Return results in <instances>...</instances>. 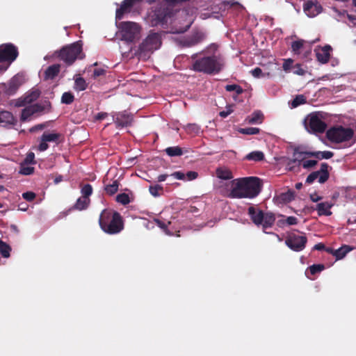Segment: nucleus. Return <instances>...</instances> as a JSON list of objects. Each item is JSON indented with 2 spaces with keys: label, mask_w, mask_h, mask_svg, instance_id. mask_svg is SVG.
<instances>
[{
  "label": "nucleus",
  "mask_w": 356,
  "mask_h": 356,
  "mask_svg": "<svg viewBox=\"0 0 356 356\" xmlns=\"http://www.w3.org/2000/svg\"><path fill=\"white\" fill-rule=\"evenodd\" d=\"M43 128H44V125H42V124H38V125H37V126H35V127H32V128L30 129V131H31V132H33V131H35L39 130V129H42Z\"/></svg>",
  "instance_id": "nucleus-63"
},
{
  "label": "nucleus",
  "mask_w": 356,
  "mask_h": 356,
  "mask_svg": "<svg viewBox=\"0 0 356 356\" xmlns=\"http://www.w3.org/2000/svg\"><path fill=\"white\" fill-rule=\"evenodd\" d=\"M311 154H312V156H313V157H315L316 159H329L332 158L334 155L333 152H332L330 151L312 152Z\"/></svg>",
  "instance_id": "nucleus-30"
},
{
  "label": "nucleus",
  "mask_w": 356,
  "mask_h": 356,
  "mask_svg": "<svg viewBox=\"0 0 356 356\" xmlns=\"http://www.w3.org/2000/svg\"><path fill=\"white\" fill-rule=\"evenodd\" d=\"M74 100V95L70 92H65L61 97V102L65 104H70Z\"/></svg>",
  "instance_id": "nucleus-38"
},
{
  "label": "nucleus",
  "mask_w": 356,
  "mask_h": 356,
  "mask_svg": "<svg viewBox=\"0 0 356 356\" xmlns=\"http://www.w3.org/2000/svg\"><path fill=\"white\" fill-rule=\"evenodd\" d=\"M192 69L198 72L207 74H216L221 72L225 65V61L220 55L213 54L208 55L204 51L192 55Z\"/></svg>",
  "instance_id": "nucleus-3"
},
{
  "label": "nucleus",
  "mask_w": 356,
  "mask_h": 356,
  "mask_svg": "<svg viewBox=\"0 0 356 356\" xmlns=\"http://www.w3.org/2000/svg\"><path fill=\"white\" fill-rule=\"evenodd\" d=\"M354 131L349 127L341 125H335L327 129V138L333 143H341L350 141L353 139Z\"/></svg>",
  "instance_id": "nucleus-7"
},
{
  "label": "nucleus",
  "mask_w": 356,
  "mask_h": 356,
  "mask_svg": "<svg viewBox=\"0 0 356 356\" xmlns=\"http://www.w3.org/2000/svg\"><path fill=\"white\" fill-rule=\"evenodd\" d=\"M303 47V40H296L292 42L291 48L296 54L300 53V49Z\"/></svg>",
  "instance_id": "nucleus-46"
},
{
  "label": "nucleus",
  "mask_w": 356,
  "mask_h": 356,
  "mask_svg": "<svg viewBox=\"0 0 356 356\" xmlns=\"http://www.w3.org/2000/svg\"><path fill=\"white\" fill-rule=\"evenodd\" d=\"M10 246L7 243L0 240V253L3 257L8 258L10 257Z\"/></svg>",
  "instance_id": "nucleus-37"
},
{
  "label": "nucleus",
  "mask_w": 356,
  "mask_h": 356,
  "mask_svg": "<svg viewBox=\"0 0 356 356\" xmlns=\"http://www.w3.org/2000/svg\"><path fill=\"white\" fill-rule=\"evenodd\" d=\"M197 173L195 171H189L186 174V180L191 181L197 177Z\"/></svg>",
  "instance_id": "nucleus-58"
},
{
  "label": "nucleus",
  "mask_w": 356,
  "mask_h": 356,
  "mask_svg": "<svg viewBox=\"0 0 356 356\" xmlns=\"http://www.w3.org/2000/svg\"><path fill=\"white\" fill-rule=\"evenodd\" d=\"M305 70L302 68L301 65L297 64L293 67V73L298 75H303Z\"/></svg>",
  "instance_id": "nucleus-55"
},
{
  "label": "nucleus",
  "mask_w": 356,
  "mask_h": 356,
  "mask_svg": "<svg viewBox=\"0 0 356 356\" xmlns=\"http://www.w3.org/2000/svg\"><path fill=\"white\" fill-rule=\"evenodd\" d=\"M161 44V35L158 33H150L140 44L136 54L145 57L159 49Z\"/></svg>",
  "instance_id": "nucleus-8"
},
{
  "label": "nucleus",
  "mask_w": 356,
  "mask_h": 356,
  "mask_svg": "<svg viewBox=\"0 0 356 356\" xmlns=\"http://www.w3.org/2000/svg\"><path fill=\"white\" fill-rule=\"evenodd\" d=\"M106 70L103 68H94L92 70V76L95 79L104 75Z\"/></svg>",
  "instance_id": "nucleus-51"
},
{
  "label": "nucleus",
  "mask_w": 356,
  "mask_h": 356,
  "mask_svg": "<svg viewBox=\"0 0 356 356\" xmlns=\"http://www.w3.org/2000/svg\"><path fill=\"white\" fill-rule=\"evenodd\" d=\"M328 165L327 163H322L321 165V169L318 170V175L317 180L320 184H323L325 182L328 177H329V173L327 171Z\"/></svg>",
  "instance_id": "nucleus-26"
},
{
  "label": "nucleus",
  "mask_w": 356,
  "mask_h": 356,
  "mask_svg": "<svg viewBox=\"0 0 356 356\" xmlns=\"http://www.w3.org/2000/svg\"><path fill=\"white\" fill-rule=\"evenodd\" d=\"M191 36L195 40L197 44L200 43L205 38V35L202 32H196L194 34H193Z\"/></svg>",
  "instance_id": "nucleus-49"
},
{
  "label": "nucleus",
  "mask_w": 356,
  "mask_h": 356,
  "mask_svg": "<svg viewBox=\"0 0 356 356\" xmlns=\"http://www.w3.org/2000/svg\"><path fill=\"white\" fill-rule=\"evenodd\" d=\"M49 145L47 142L44 141V139L41 137V141L38 147V149L40 152H44L47 149Z\"/></svg>",
  "instance_id": "nucleus-57"
},
{
  "label": "nucleus",
  "mask_w": 356,
  "mask_h": 356,
  "mask_svg": "<svg viewBox=\"0 0 356 356\" xmlns=\"http://www.w3.org/2000/svg\"><path fill=\"white\" fill-rule=\"evenodd\" d=\"M22 197L27 201H32L35 197V194L33 192H26L22 194Z\"/></svg>",
  "instance_id": "nucleus-56"
},
{
  "label": "nucleus",
  "mask_w": 356,
  "mask_h": 356,
  "mask_svg": "<svg viewBox=\"0 0 356 356\" xmlns=\"http://www.w3.org/2000/svg\"><path fill=\"white\" fill-rule=\"evenodd\" d=\"M92 193V188L90 184H86L81 188V194L82 197H86L88 198V197Z\"/></svg>",
  "instance_id": "nucleus-45"
},
{
  "label": "nucleus",
  "mask_w": 356,
  "mask_h": 356,
  "mask_svg": "<svg viewBox=\"0 0 356 356\" xmlns=\"http://www.w3.org/2000/svg\"><path fill=\"white\" fill-rule=\"evenodd\" d=\"M312 152H296L294 153V161L297 165L302 166L305 169H310L314 167L317 161L309 159L312 157Z\"/></svg>",
  "instance_id": "nucleus-14"
},
{
  "label": "nucleus",
  "mask_w": 356,
  "mask_h": 356,
  "mask_svg": "<svg viewBox=\"0 0 356 356\" xmlns=\"http://www.w3.org/2000/svg\"><path fill=\"white\" fill-rule=\"evenodd\" d=\"M183 44L185 47H191L197 45V43L195 42V40L191 36L190 38L185 39L183 41Z\"/></svg>",
  "instance_id": "nucleus-53"
},
{
  "label": "nucleus",
  "mask_w": 356,
  "mask_h": 356,
  "mask_svg": "<svg viewBox=\"0 0 356 356\" xmlns=\"http://www.w3.org/2000/svg\"><path fill=\"white\" fill-rule=\"evenodd\" d=\"M293 199V193L288 191L276 195L274 198L277 204H286Z\"/></svg>",
  "instance_id": "nucleus-24"
},
{
  "label": "nucleus",
  "mask_w": 356,
  "mask_h": 356,
  "mask_svg": "<svg viewBox=\"0 0 356 356\" xmlns=\"http://www.w3.org/2000/svg\"><path fill=\"white\" fill-rule=\"evenodd\" d=\"M318 170L317 171H315V172H312L311 174H309L308 175V177H307V179H306V182L307 184H312L315 180L317 179L318 178Z\"/></svg>",
  "instance_id": "nucleus-52"
},
{
  "label": "nucleus",
  "mask_w": 356,
  "mask_h": 356,
  "mask_svg": "<svg viewBox=\"0 0 356 356\" xmlns=\"http://www.w3.org/2000/svg\"><path fill=\"white\" fill-rule=\"evenodd\" d=\"M39 95V90L28 92L22 97L11 100L9 104L14 107H24L22 111L21 120L26 121L34 114L50 109L51 104L48 101H45L42 104H31L33 101L38 98Z\"/></svg>",
  "instance_id": "nucleus-2"
},
{
  "label": "nucleus",
  "mask_w": 356,
  "mask_h": 356,
  "mask_svg": "<svg viewBox=\"0 0 356 356\" xmlns=\"http://www.w3.org/2000/svg\"><path fill=\"white\" fill-rule=\"evenodd\" d=\"M220 185L221 193L232 198H254L261 191L259 179L254 177L229 181L226 188Z\"/></svg>",
  "instance_id": "nucleus-1"
},
{
  "label": "nucleus",
  "mask_w": 356,
  "mask_h": 356,
  "mask_svg": "<svg viewBox=\"0 0 356 356\" xmlns=\"http://www.w3.org/2000/svg\"><path fill=\"white\" fill-rule=\"evenodd\" d=\"M34 159H35V154H34V153L29 152L26 155L25 159L24 160V161L22 163H26V164H33V163H35Z\"/></svg>",
  "instance_id": "nucleus-54"
},
{
  "label": "nucleus",
  "mask_w": 356,
  "mask_h": 356,
  "mask_svg": "<svg viewBox=\"0 0 356 356\" xmlns=\"http://www.w3.org/2000/svg\"><path fill=\"white\" fill-rule=\"evenodd\" d=\"M118 189V183L117 181H114L111 184H108L105 186V191L109 195H113L117 192Z\"/></svg>",
  "instance_id": "nucleus-42"
},
{
  "label": "nucleus",
  "mask_w": 356,
  "mask_h": 356,
  "mask_svg": "<svg viewBox=\"0 0 356 356\" xmlns=\"http://www.w3.org/2000/svg\"><path fill=\"white\" fill-rule=\"evenodd\" d=\"M165 152L170 156H181L183 154L182 149L178 146L168 147Z\"/></svg>",
  "instance_id": "nucleus-34"
},
{
  "label": "nucleus",
  "mask_w": 356,
  "mask_h": 356,
  "mask_svg": "<svg viewBox=\"0 0 356 356\" xmlns=\"http://www.w3.org/2000/svg\"><path fill=\"white\" fill-rule=\"evenodd\" d=\"M90 204V199L86 197H81L77 200L74 205V208L79 211L86 209Z\"/></svg>",
  "instance_id": "nucleus-29"
},
{
  "label": "nucleus",
  "mask_w": 356,
  "mask_h": 356,
  "mask_svg": "<svg viewBox=\"0 0 356 356\" xmlns=\"http://www.w3.org/2000/svg\"><path fill=\"white\" fill-rule=\"evenodd\" d=\"M232 111H233V110L231 108L230 106H229V107H227V109L225 111H222L220 112L219 115L222 118H226L229 114H231L232 113Z\"/></svg>",
  "instance_id": "nucleus-60"
},
{
  "label": "nucleus",
  "mask_w": 356,
  "mask_h": 356,
  "mask_svg": "<svg viewBox=\"0 0 356 356\" xmlns=\"http://www.w3.org/2000/svg\"><path fill=\"white\" fill-rule=\"evenodd\" d=\"M264 158V154L261 151H254L250 153H249L246 156L245 159L250 161H261Z\"/></svg>",
  "instance_id": "nucleus-32"
},
{
  "label": "nucleus",
  "mask_w": 356,
  "mask_h": 356,
  "mask_svg": "<svg viewBox=\"0 0 356 356\" xmlns=\"http://www.w3.org/2000/svg\"><path fill=\"white\" fill-rule=\"evenodd\" d=\"M26 81V79L23 74H17L10 79L8 89H18Z\"/></svg>",
  "instance_id": "nucleus-23"
},
{
  "label": "nucleus",
  "mask_w": 356,
  "mask_h": 356,
  "mask_svg": "<svg viewBox=\"0 0 356 356\" xmlns=\"http://www.w3.org/2000/svg\"><path fill=\"white\" fill-rule=\"evenodd\" d=\"M168 175H160L158 177H157V181L159 182H162V181H164L166 178H167Z\"/></svg>",
  "instance_id": "nucleus-64"
},
{
  "label": "nucleus",
  "mask_w": 356,
  "mask_h": 356,
  "mask_svg": "<svg viewBox=\"0 0 356 356\" xmlns=\"http://www.w3.org/2000/svg\"><path fill=\"white\" fill-rule=\"evenodd\" d=\"M248 214L256 225H261L264 232L268 234V232H266V229L271 227L275 221V216L273 213H264L256 207H250L248 208Z\"/></svg>",
  "instance_id": "nucleus-6"
},
{
  "label": "nucleus",
  "mask_w": 356,
  "mask_h": 356,
  "mask_svg": "<svg viewBox=\"0 0 356 356\" xmlns=\"http://www.w3.org/2000/svg\"><path fill=\"white\" fill-rule=\"evenodd\" d=\"M172 15V10L166 5H159L149 14V20L152 26L164 25Z\"/></svg>",
  "instance_id": "nucleus-9"
},
{
  "label": "nucleus",
  "mask_w": 356,
  "mask_h": 356,
  "mask_svg": "<svg viewBox=\"0 0 356 356\" xmlns=\"http://www.w3.org/2000/svg\"><path fill=\"white\" fill-rule=\"evenodd\" d=\"M172 176L179 180H186V174L181 172H175L172 174Z\"/></svg>",
  "instance_id": "nucleus-59"
},
{
  "label": "nucleus",
  "mask_w": 356,
  "mask_h": 356,
  "mask_svg": "<svg viewBox=\"0 0 356 356\" xmlns=\"http://www.w3.org/2000/svg\"><path fill=\"white\" fill-rule=\"evenodd\" d=\"M305 127L309 133H323L326 129V124L322 120L321 115L311 113L304 120Z\"/></svg>",
  "instance_id": "nucleus-11"
},
{
  "label": "nucleus",
  "mask_w": 356,
  "mask_h": 356,
  "mask_svg": "<svg viewBox=\"0 0 356 356\" xmlns=\"http://www.w3.org/2000/svg\"><path fill=\"white\" fill-rule=\"evenodd\" d=\"M332 48L330 45L326 44L323 47L315 49L316 59L321 63H327L330 58V51Z\"/></svg>",
  "instance_id": "nucleus-19"
},
{
  "label": "nucleus",
  "mask_w": 356,
  "mask_h": 356,
  "mask_svg": "<svg viewBox=\"0 0 356 356\" xmlns=\"http://www.w3.org/2000/svg\"><path fill=\"white\" fill-rule=\"evenodd\" d=\"M216 176L218 179H220L218 184V188L221 193V188H220V185H222L223 188H226L227 184L232 181L231 179L233 178L232 171L225 167H220L216 170Z\"/></svg>",
  "instance_id": "nucleus-16"
},
{
  "label": "nucleus",
  "mask_w": 356,
  "mask_h": 356,
  "mask_svg": "<svg viewBox=\"0 0 356 356\" xmlns=\"http://www.w3.org/2000/svg\"><path fill=\"white\" fill-rule=\"evenodd\" d=\"M352 250L353 248H350V246L343 245L340 248L336 250L334 252V255L336 257L337 259H341L346 255L347 253H348Z\"/></svg>",
  "instance_id": "nucleus-28"
},
{
  "label": "nucleus",
  "mask_w": 356,
  "mask_h": 356,
  "mask_svg": "<svg viewBox=\"0 0 356 356\" xmlns=\"http://www.w3.org/2000/svg\"><path fill=\"white\" fill-rule=\"evenodd\" d=\"M303 10L309 17H314L323 11V7L318 1H308L303 6Z\"/></svg>",
  "instance_id": "nucleus-17"
},
{
  "label": "nucleus",
  "mask_w": 356,
  "mask_h": 356,
  "mask_svg": "<svg viewBox=\"0 0 356 356\" xmlns=\"http://www.w3.org/2000/svg\"><path fill=\"white\" fill-rule=\"evenodd\" d=\"M149 191L152 196L159 197L161 195V193L163 191V187L159 184L150 186L149 188Z\"/></svg>",
  "instance_id": "nucleus-39"
},
{
  "label": "nucleus",
  "mask_w": 356,
  "mask_h": 356,
  "mask_svg": "<svg viewBox=\"0 0 356 356\" xmlns=\"http://www.w3.org/2000/svg\"><path fill=\"white\" fill-rule=\"evenodd\" d=\"M82 41L79 40L63 47L55 52L56 56L67 66L72 65L76 59H82L85 56L83 53Z\"/></svg>",
  "instance_id": "nucleus-5"
},
{
  "label": "nucleus",
  "mask_w": 356,
  "mask_h": 356,
  "mask_svg": "<svg viewBox=\"0 0 356 356\" xmlns=\"http://www.w3.org/2000/svg\"><path fill=\"white\" fill-rule=\"evenodd\" d=\"M107 113H99L96 116V119L97 120H103L104 119L106 116H107Z\"/></svg>",
  "instance_id": "nucleus-61"
},
{
  "label": "nucleus",
  "mask_w": 356,
  "mask_h": 356,
  "mask_svg": "<svg viewBox=\"0 0 356 356\" xmlns=\"http://www.w3.org/2000/svg\"><path fill=\"white\" fill-rule=\"evenodd\" d=\"M18 56V49L13 43H5L0 45V63H6L8 66L16 60Z\"/></svg>",
  "instance_id": "nucleus-12"
},
{
  "label": "nucleus",
  "mask_w": 356,
  "mask_h": 356,
  "mask_svg": "<svg viewBox=\"0 0 356 356\" xmlns=\"http://www.w3.org/2000/svg\"><path fill=\"white\" fill-rule=\"evenodd\" d=\"M74 83L76 89H86L88 87L85 79L79 74L74 76Z\"/></svg>",
  "instance_id": "nucleus-33"
},
{
  "label": "nucleus",
  "mask_w": 356,
  "mask_h": 356,
  "mask_svg": "<svg viewBox=\"0 0 356 356\" xmlns=\"http://www.w3.org/2000/svg\"><path fill=\"white\" fill-rule=\"evenodd\" d=\"M307 240L305 235L290 234L285 241L286 245L292 250L300 252L305 248Z\"/></svg>",
  "instance_id": "nucleus-13"
},
{
  "label": "nucleus",
  "mask_w": 356,
  "mask_h": 356,
  "mask_svg": "<svg viewBox=\"0 0 356 356\" xmlns=\"http://www.w3.org/2000/svg\"><path fill=\"white\" fill-rule=\"evenodd\" d=\"M34 172V168L26 164V163H22L20 164L19 173L24 175H29L33 174Z\"/></svg>",
  "instance_id": "nucleus-35"
},
{
  "label": "nucleus",
  "mask_w": 356,
  "mask_h": 356,
  "mask_svg": "<svg viewBox=\"0 0 356 356\" xmlns=\"http://www.w3.org/2000/svg\"><path fill=\"white\" fill-rule=\"evenodd\" d=\"M264 115L261 111H255L245 118V122L250 124H260L263 122Z\"/></svg>",
  "instance_id": "nucleus-22"
},
{
  "label": "nucleus",
  "mask_w": 356,
  "mask_h": 356,
  "mask_svg": "<svg viewBox=\"0 0 356 356\" xmlns=\"http://www.w3.org/2000/svg\"><path fill=\"white\" fill-rule=\"evenodd\" d=\"M250 74L254 77V78H261V77H264L266 75V76H269L270 75V73L269 72H267V73H264L261 70V68L259 67H255L254 69L250 71Z\"/></svg>",
  "instance_id": "nucleus-43"
},
{
  "label": "nucleus",
  "mask_w": 356,
  "mask_h": 356,
  "mask_svg": "<svg viewBox=\"0 0 356 356\" xmlns=\"http://www.w3.org/2000/svg\"><path fill=\"white\" fill-rule=\"evenodd\" d=\"M325 248V245L323 243H317L314 245V249L317 250H321Z\"/></svg>",
  "instance_id": "nucleus-62"
},
{
  "label": "nucleus",
  "mask_w": 356,
  "mask_h": 356,
  "mask_svg": "<svg viewBox=\"0 0 356 356\" xmlns=\"http://www.w3.org/2000/svg\"><path fill=\"white\" fill-rule=\"evenodd\" d=\"M293 60L291 58L284 60V61L283 63V65H282L283 70L285 72H293Z\"/></svg>",
  "instance_id": "nucleus-47"
},
{
  "label": "nucleus",
  "mask_w": 356,
  "mask_h": 356,
  "mask_svg": "<svg viewBox=\"0 0 356 356\" xmlns=\"http://www.w3.org/2000/svg\"><path fill=\"white\" fill-rule=\"evenodd\" d=\"M140 1L141 0H124L121 3L120 7L116 10L115 19L117 21L122 19L125 13H130L133 6L137 2Z\"/></svg>",
  "instance_id": "nucleus-18"
},
{
  "label": "nucleus",
  "mask_w": 356,
  "mask_h": 356,
  "mask_svg": "<svg viewBox=\"0 0 356 356\" xmlns=\"http://www.w3.org/2000/svg\"><path fill=\"white\" fill-rule=\"evenodd\" d=\"M99 225L102 229L109 234H115L123 229V222L120 215L104 210L99 217Z\"/></svg>",
  "instance_id": "nucleus-4"
},
{
  "label": "nucleus",
  "mask_w": 356,
  "mask_h": 356,
  "mask_svg": "<svg viewBox=\"0 0 356 356\" xmlns=\"http://www.w3.org/2000/svg\"><path fill=\"white\" fill-rule=\"evenodd\" d=\"M16 120L12 113L7 111H0V126L6 127L15 123Z\"/></svg>",
  "instance_id": "nucleus-21"
},
{
  "label": "nucleus",
  "mask_w": 356,
  "mask_h": 356,
  "mask_svg": "<svg viewBox=\"0 0 356 356\" xmlns=\"http://www.w3.org/2000/svg\"><path fill=\"white\" fill-rule=\"evenodd\" d=\"M332 207V204L328 202H321L316 205V209L318 211L319 216H330L332 212L330 209Z\"/></svg>",
  "instance_id": "nucleus-25"
},
{
  "label": "nucleus",
  "mask_w": 356,
  "mask_h": 356,
  "mask_svg": "<svg viewBox=\"0 0 356 356\" xmlns=\"http://www.w3.org/2000/svg\"><path fill=\"white\" fill-rule=\"evenodd\" d=\"M154 221L158 227H159L163 232L171 236V232L168 229V225L170 224V221H168L167 223L161 221L159 219H154Z\"/></svg>",
  "instance_id": "nucleus-41"
},
{
  "label": "nucleus",
  "mask_w": 356,
  "mask_h": 356,
  "mask_svg": "<svg viewBox=\"0 0 356 356\" xmlns=\"http://www.w3.org/2000/svg\"><path fill=\"white\" fill-rule=\"evenodd\" d=\"M307 97L303 95H297L295 98H293L291 102H289V106L291 108H294L298 107L300 105L304 104L306 103Z\"/></svg>",
  "instance_id": "nucleus-27"
},
{
  "label": "nucleus",
  "mask_w": 356,
  "mask_h": 356,
  "mask_svg": "<svg viewBox=\"0 0 356 356\" xmlns=\"http://www.w3.org/2000/svg\"><path fill=\"white\" fill-rule=\"evenodd\" d=\"M122 40L127 42H134L139 38L140 26L133 22H122L119 24Z\"/></svg>",
  "instance_id": "nucleus-10"
},
{
  "label": "nucleus",
  "mask_w": 356,
  "mask_h": 356,
  "mask_svg": "<svg viewBox=\"0 0 356 356\" xmlns=\"http://www.w3.org/2000/svg\"><path fill=\"white\" fill-rule=\"evenodd\" d=\"M324 269V266L322 264L312 265L309 267L310 272L312 275L321 272Z\"/></svg>",
  "instance_id": "nucleus-50"
},
{
  "label": "nucleus",
  "mask_w": 356,
  "mask_h": 356,
  "mask_svg": "<svg viewBox=\"0 0 356 356\" xmlns=\"http://www.w3.org/2000/svg\"><path fill=\"white\" fill-rule=\"evenodd\" d=\"M116 201L122 204H127L130 202L129 197L126 193H121L116 196Z\"/></svg>",
  "instance_id": "nucleus-44"
},
{
  "label": "nucleus",
  "mask_w": 356,
  "mask_h": 356,
  "mask_svg": "<svg viewBox=\"0 0 356 356\" xmlns=\"http://www.w3.org/2000/svg\"><path fill=\"white\" fill-rule=\"evenodd\" d=\"M113 120L117 127H124L131 124L133 116L127 111L118 112L113 113Z\"/></svg>",
  "instance_id": "nucleus-15"
},
{
  "label": "nucleus",
  "mask_w": 356,
  "mask_h": 356,
  "mask_svg": "<svg viewBox=\"0 0 356 356\" xmlns=\"http://www.w3.org/2000/svg\"><path fill=\"white\" fill-rule=\"evenodd\" d=\"M42 138L46 142H56L59 138V135L56 133H44L42 134Z\"/></svg>",
  "instance_id": "nucleus-40"
},
{
  "label": "nucleus",
  "mask_w": 356,
  "mask_h": 356,
  "mask_svg": "<svg viewBox=\"0 0 356 356\" xmlns=\"http://www.w3.org/2000/svg\"><path fill=\"white\" fill-rule=\"evenodd\" d=\"M184 128L190 134L198 135L201 133V128L197 124H188Z\"/></svg>",
  "instance_id": "nucleus-31"
},
{
  "label": "nucleus",
  "mask_w": 356,
  "mask_h": 356,
  "mask_svg": "<svg viewBox=\"0 0 356 356\" xmlns=\"http://www.w3.org/2000/svg\"><path fill=\"white\" fill-rule=\"evenodd\" d=\"M61 65L60 64H53L48 66L43 72L44 81L54 80L60 72Z\"/></svg>",
  "instance_id": "nucleus-20"
},
{
  "label": "nucleus",
  "mask_w": 356,
  "mask_h": 356,
  "mask_svg": "<svg viewBox=\"0 0 356 356\" xmlns=\"http://www.w3.org/2000/svg\"><path fill=\"white\" fill-rule=\"evenodd\" d=\"M284 223H286L289 225H296L298 223V219L294 216H289L285 220L278 221V224L280 225H284Z\"/></svg>",
  "instance_id": "nucleus-48"
},
{
  "label": "nucleus",
  "mask_w": 356,
  "mask_h": 356,
  "mask_svg": "<svg viewBox=\"0 0 356 356\" xmlns=\"http://www.w3.org/2000/svg\"><path fill=\"white\" fill-rule=\"evenodd\" d=\"M238 131L245 135H255L259 133L260 129L257 127L239 128Z\"/></svg>",
  "instance_id": "nucleus-36"
}]
</instances>
